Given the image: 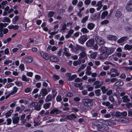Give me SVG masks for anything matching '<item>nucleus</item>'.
Masks as SVG:
<instances>
[{
    "mask_svg": "<svg viewBox=\"0 0 132 132\" xmlns=\"http://www.w3.org/2000/svg\"><path fill=\"white\" fill-rule=\"evenodd\" d=\"M52 95L50 94H49L47 95L45 100V101L48 102L51 101L52 98H54L56 96L57 92L54 90H53L52 91Z\"/></svg>",
    "mask_w": 132,
    "mask_h": 132,
    "instance_id": "obj_1",
    "label": "nucleus"
},
{
    "mask_svg": "<svg viewBox=\"0 0 132 132\" xmlns=\"http://www.w3.org/2000/svg\"><path fill=\"white\" fill-rule=\"evenodd\" d=\"M92 100L90 99H85L83 100L84 105L86 106L90 107L93 105Z\"/></svg>",
    "mask_w": 132,
    "mask_h": 132,
    "instance_id": "obj_2",
    "label": "nucleus"
},
{
    "mask_svg": "<svg viewBox=\"0 0 132 132\" xmlns=\"http://www.w3.org/2000/svg\"><path fill=\"white\" fill-rule=\"evenodd\" d=\"M79 55L80 56L79 58V60L81 61L82 63H84L85 62V59L87 57V55L85 52H82L80 53Z\"/></svg>",
    "mask_w": 132,
    "mask_h": 132,
    "instance_id": "obj_3",
    "label": "nucleus"
},
{
    "mask_svg": "<svg viewBox=\"0 0 132 132\" xmlns=\"http://www.w3.org/2000/svg\"><path fill=\"white\" fill-rule=\"evenodd\" d=\"M115 119L116 121L123 123H128L129 121L128 119L124 117H116Z\"/></svg>",
    "mask_w": 132,
    "mask_h": 132,
    "instance_id": "obj_4",
    "label": "nucleus"
},
{
    "mask_svg": "<svg viewBox=\"0 0 132 132\" xmlns=\"http://www.w3.org/2000/svg\"><path fill=\"white\" fill-rule=\"evenodd\" d=\"M87 39V38L86 35H84L80 36L78 39V41L81 44H83Z\"/></svg>",
    "mask_w": 132,
    "mask_h": 132,
    "instance_id": "obj_5",
    "label": "nucleus"
},
{
    "mask_svg": "<svg viewBox=\"0 0 132 132\" xmlns=\"http://www.w3.org/2000/svg\"><path fill=\"white\" fill-rule=\"evenodd\" d=\"M48 93L46 89L45 88L42 89L40 92L38 98H42L44 96H46Z\"/></svg>",
    "mask_w": 132,
    "mask_h": 132,
    "instance_id": "obj_6",
    "label": "nucleus"
},
{
    "mask_svg": "<svg viewBox=\"0 0 132 132\" xmlns=\"http://www.w3.org/2000/svg\"><path fill=\"white\" fill-rule=\"evenodd\" d=\"M102 123L107 126H112L115 125H116L115 122H111L108 120L103 121L102 122Z\"/></svg>",
    "mask_w": 132,
    "mask_h": 132,
    "instance_id": "obj_7",
    "label": "nucleus"
},
{
    "mask_svg": "<svg viewBox=\"0 0 132 132\" xmlns=\"http://www.w3.org/2000/svg\"><path fill=\"white\" fill-rule=\"evenodd\" d=\"M126 10L129 11H132V0L129 1L126 6Z\"/></svg>",
    "mask_w": 132,
    "mask_h": 132,
    "instance_id": "obj_8",
    "label": "nucleus"
},
{
    "mask_svg": "<svg viewBox=\"0 0 132 132\" xmlns=\"http://www.w3.org/2000/svg\"><path fill=\"white\" fill-rule=\"evenodd\" d=\"M95 40L100 45H103L104 43V39L100 36H96L95 37Z\"/></svg>",
    "mask_w": 132,
    "mask_h": 132,
    "instance_id": "obj_9",
    "label": "nucleus"
},
{
    "mask_svg": "<svg viewBox=\"0 0 132 132\" xmlns=\"http://www.w3.org/2000/svg\"><path fill=\"white\" fill-rule=\"evenodd\" d=\"M94 43V40L92 39H90L88 40L86 43V45L87 46L92 47H93Z\"/></svg>",
    "mask_w": 132,
    "mask_h": 132,
    "instance_id": "obj_10",
    "label": "nucleus"
},
{
    "mask_svg": "<svg viewBox=\"0 0 132 132\" xmlns=\"http://www.w3.org/2000/svg\"><path fill=\"white\" fill-rule=\"evenodd\" d=\"M31 106L34 107L35 110L39 111L40 109L41 108L39 106L37 102H33L31 103L30 104Z\"/></svg>",
    "mask_w": 132,
    "mask_h": 132,
    "instance_id": "obj_11",
    "label": "nucleus"
},
{
    "mask_svg": "<svg viewBox=\"0 0 132 132\" xmlns=\"http://www.w3.org/2000/svg\"><path fill=\"white\" fill-rule=\"evenodd\" d=\"M40 54L45 59L47 60L49 59V57L47 53L41 51L40 52Z\"/></svg>",
    "mask_w": 132,
    "mask_h": 132,
    "instance_id": "obj_12",
    "label": "nucleus"
},
{
    "mask_svg": "<svg viewBox=\"0 0 132 132\" xmlns=\"http://www.w3.org/2000/svg\"><path fill=\"white\" fill-rule=\"evenodd\" d=\"M103 84L102 81H96L93 83L94 85H95V88H99Z\"/></svg>",
    "mask_w": 132,
    "mask_h": 132,
    "instance_id": "obj_13",
    "label": "nucleus"
},
{
    "mask_svg": "<svg viewBox=\"0 0 132 132\" xmlns=\"http://www.w3.org/2000/svg\"><path fill=\"white\" fill-rule=\"evenodd\" d=\"M112 73H116L117 76H119V73L116 69L114 68H112L111 69L110 71L108 72L107 73V74L110 75Z\"/></svg>",
    "mask_w": 132,
    "mask_h": 132,
    "instance_id": "obj_14",
    "label": "nucleus"
},
{
    "mask_svg": "<svg viewBox=\"0 0 132 132\" xmlns=\"http://www.w3.org/2000/svg\"><path fill=\"white\" fill-rule=\"evenodd\" d=\"M128 39V38L127 36L123 37L117 40V42L119 43H121L126 41Z\"/></svg>",
    "mask_w": 132,
    "mask_h": 132,
    "instance_id": "obj_15",
    "label": "nucleus"
},
{
    "mask_svg": "<svg viewBox=\"0 0 132 132\" xmlns=\"http://www.w3.org/2000/svg\"><path fill=\"white\" fill-rule=\"evenodd\" d=\"M50 60L52 62H56L58 61V59L54 55H52L49 58Z\"/></svg>",
    "mask_w": 132,
    "mask_h": 132,
    "instance_id": "obj_16",
    "label": "nucleus"
},
{
    "mask_svg": "<svg viewBox=\"0 0 132 132\" xmlns=\"http://www.w3.org/2000/svg\"><path fill=\"white\" fill-rule=\"evenodd\" d=\"M66 118L69 120H74L77 118V117L74 114L72 113L70 115L67 116L66 117Z\"/></svg>",
    "mask_w": 132,
    "mask_h": 132,
    "instance_id": "obj_17",
    "label": "nucleus"
},
{
    "mask_svg": "<svg viewBox=\"0 0 132 132\" xmlns=\"http://www.w3.org/2000/svg\"><path fill=\"white\" fill-rule=\"evenodd\" d=\"M108 49L106 47H102L99 48V51L101 52L102 53H107Z\"/></svg>",
    "mask_w": 132,
    "mask_h": 132,
    "instance_id": "obj_18",
    "label": "nucleus"
},
{
    "mask_svg": "<svg viewBox=\"0 0 132 132\" xmlns=\"http://www.w3.org/2000/svg\"><path fill=\"white\" fill-rule=\"evenodd\" d=\"M7 28L10 29H13L14 30H17L18 29L19 26L18 25H13L12 24H11Z\"/></svg>",
    "mask_w": 132,
    "mask_h": 132,
    "instance_id": "obj_19",
    "label": "nucleus"
},
{
    "mask_svg": "<svg viewBox=\"0 0 132 132\" xmlns=\"http://www.w3.org/2000/svg\"><path fill=\"white\" fill-rule=\"evenodd\" d=\"M108 55L107 53H102L100 56L99 57V59H104L107 58Z\"/></svg>",
    "mask_w": 132,
    "mask_h": 132,
    "instance_id": "obj_20",
    "label": "nucleus"
},
{
    "mask_svg": "<svg viewBox=\"0 0 132 132\" xmlns=\"http://www.w3.org/2000/svg\"><path fill=\"white\" fill-rule=\"evenodd\" d=\"M22 80L23 81L27 82L28 83H30L31 81V80L30 79L27 78L25 75L22 76Z\"/></svg>",
    "mask_w": 132,
    "mask_h": 132,
    "instance_id": "obj_21",
    "label": "nucleus"
},
{
    "mask_svg": "<svg viewBox=\"0 0 132 132\" xmlns=\"http://www.w3.org/2000/svg\"><path fill=\"white\" fill-rule=\"evenodd\" d=\"M13 91L11 93H9L7 96H6V97H8L10 95H13L16 93L17 91L18 88L16 87H14L13 88Z\"/></svg>",
    "mask_w": 132,
    "mask_h": 132,
    "instance_id": "obj_22",
    "label": "nucleus"
},
{
    "mask_svg": "<svg viewBox=\"0 0 132 132\" xmlns=\"http://www.w3.org/2000/svg\"><path fill=\"white\" fill-rule=\"evenodd\" d=\"M107 38L108 39L110 40H116L117 38L116 36L111 35H108L107 36Z\"/></svg>",
    "mask_w": 132,
    "mask_h": 132,
    "instance_id": "obj_23",
    "label": "nucleus"
},
{
    "mask_svg": "<svg viewBox=\"0 0 132 132\" xmlns=\"http://www.w3.org/2000/svg\"><path fill=\"white\" fill-rule=\"evenodd\" d=\"M24 109V106L21 105V106H18L16 108V111L18 112H21Z\"/></svg>",
    "mask_w": 132,
    "mask_h": 132,
    "instance_id": "obj_24",
    "label": "nucleus"
},
{
    "mask_svg": "<svg viewBox=\"0 0 132 132\" xmlns=\"http://www.w3.org/2000/svg\"><path fill=\"white\" fill-rule=\"evenodd\" d=\"M61 111L58 110L57 109H55L52 110L50 112L51 114H57L60 113Z\"/></svg>",
    "mask_w": 132,
    "mask_h": 132,
    "instance_id": "obj_25",
    "label": "nucleus"
},
{
    "mask_svg": "<svg viewBox=\"0 0 132 132\" xmlns=\"http://www.w3.org/2000/svg\"><path fill=\"white\" fill-rule=\"evenodd\" d=\"M108 13V12L107 11L103 12L101 14V18L103 19H104L105 17L107 16Z\"/></svg>",
    "mask_w": 132,
    "mask_h": 132,
    "instance_id": "obj_26",
    "label": "nucleus"
},
{
    "mask_svg": "<svg viewBox=\"0 0 132 132\" xmlns=\"http://www.w3.org/2000/svg\"><path fill=\"white\" fill-rule=\"evenodd\" d=\"M19 117H15L12 118V122L14 124H17L19 120Z\"/></svg>",
    "mask_w": 132,
    "mask_h": 132,
    "instance_id": "obj_27",
    "label": "nucleus"
},
{
    "mask_svg": "<svg viewBox=\"0 0 132 132\" xmlns=\"http://www.w3.org/2000/svg\"><path fill=\"white\" fill-rule=\"evenodd\" d=\"M95 26V24L92 23H89L88 24L87 28L90 30L93 29Z\"/></svg>",
    "mask_w": 132,
    "mask_h": 132,
    "instance_id": "obj_28",
    "label": "nucleus"
},
{
    "mask_svg": "<svg viewBox=\"0 0 132 132\" xmlns=\"http://www.w3.org/2000/svg\"><path fill=\"white\" fill-rule=\"evenodd\" d=\"M33 60L32 57H28L25 58L24 61L27 63H30L32 62Z\"/></svg>",
    "mask_w": 132,
    "mask_h": 132,
    "instance_id": "obj_29",
    "label": "nucleus"
},
{
    "mask_svg": "<svg viewBox=\"0 0 132 132\" xmlns=\"http://www.w3.org/2000/svg\"><path fill=\"white\" fill-rule=\"evenodd\" d=\"M76 49L79 50L82 52H84L86 50V48L84 47H82L80 45H77L76 47Z\"/></svg>",
    "mask_w": 132,
    "mask_h": 132,
    "instance_id": "obj_30",
    "label": "nucleus"
},
{
    "mask_svg": "<svg viewBox=\"0 0 132 132\" xmlns=\"http://www.w3.org/2000/svg\"><path fill=\"white\" fill-rule=\"evenodd\" d=\"M92 123L96 126L99 127H101L102 125V123L98 121H94Z\"/></svg>",
    "mask_w": 132,
    "mask_h": 132,
    "instance_id": "obj_31",
    "label": "nucleus"
},
{
    "mask_svg": "<svg viewBox=\"0 0 132 132\" xmlns=\"http://www.w3.org/2000/svg\"><path fill=\"white\" fill-rule=\"evenodd\" d=\"M91 67L89 66H88L86 68V71L85 72L86 74L88 76H89L91 74Z\"/></svg>",
    "mask_w": 132,
    "mask_h": 132,
    "instance_id": "obj_32",
    "label": "nucleus"
},
{
    "mask_svg": "<svg viewBox=\"0 0 132 132\" xmlns=\"http://www.w3.org/2000/svg\"><path fill=\"white\" fill-rule=\"evenodd\" d=\"M66 24L65 23H63L62 24L60 30L61 31H64L67 29Z\"/></svg>",
    "mask_w": 132,
    "mask_h": 132,
    "instance_id": "obj_33",
    "label": "nucleus"
},
{
    "mask_svg": "<svg viewBox=\"0 0 132 132\" xmlns=\"http://www.w3.org/2000/svg\"><path fill=\"white\" fill-rule=\"evenodd\" d=\"M68 49L66 48H64V51L63 53L67 56H69L70 55V53H69L68 51Z\"/></svg>",
    "mask_w": 132,
    "mask_h": 132,
    "instance_id": "obj_34",
    "label": "nucleus"
},
{
    "mask_svg": "<svg viewBox=\"0 0 132 132\" xmlns=\"http://www.w3.org/2000/svg\"><path fill=\"white\" fill-rule=\"evenodd\" d=\"M123 84V82L122 81H118L115 83L114 85L116 86H120L122 85Z\"/></svg>",
    "mask_w": 132,
    "mask_h": 132,
    "instance_id": "obj_35",
    "label": "nucleus"
},
{
    "mask_svg": "<svg viewBox=\"0 0 132 132\" xmlns=\"http://www.w3.org/2000/svg\"><path fill=\"white\" fill-rule=\"evenodd\" d=\"M19 18L18 16H16L13 18L12 20V22L13 24L16 23L17 21L18 20Z\"/></svg>",
    "mask_w": 132,
    "mask_h": 132,
    "instance_id": "obj_36",
    "label": "nucleus"
},
{
    "mask_svg": "<svg viewBox=\"0 0 132 132\" xmlns=\"http://www.w3.org/2000/svg\"><path fill=\"white\" fill-rule=\"evenodd\" d=\"M132 48V45L127 44L125 45L124 49L126 50H129Z\"/></svg>",
    "mask_w": 132,
    "mask_h": 132,
    "instance_id": "obj_37",
    "label": "nucleus"
},
{
    "mask_svg": "<svg viewBox=\"0 0 132 132\" xmlns=\"http://www.w3.org/2000/svg\"><path fill=\"white\" fill-rule=\"evenodd\" d=\"M122 99L124 102H127L129 101V98H128V96L127 95L123 96L122 97Z\"/></svg>",
    "mask_w": 132,
    "mask_h": 132,
    "instance_id": "obj_38",
    "label": "nucleus"
},
{
    "mask_svg": "<svg viewBox=\"0 0 132 132\" xmlns=\"http://www.w3.org/2000/svg\"><path fill=\"white\" fill-rule=\"evenodd\" d=\"M109 22V21L107 20H105L101 21V24L102 25H105L108 24Z\"/></svg>",
    "mask_w": 132,
    "mask_h": 132,
    "instance_id": "obj_39",
    "label": "nucleus"
},
{
    "mask_svg": "<svg viewBox=\"0 0 132 132\" xmlns=\"http://www.w3.org/2000/svg\"><path fill=\"white\" fill-rule=\"evenodd\" d=\"M101 89L103 94L105 93L108 89V88H106V87L104 86H102L101 88Z\"/></svg>",
    "mask_w": 132,
    "mask_h": 132,
    "instance_id": "obj_40",
    "label": "nucleus"
},
{
    "mask_svg": "<svg viewBox=\"0 0 132 132\" xmlns=\"http://www.w3.org/2000/svg\"><path fill=\"white\" fill-rule=\"evenodd\" d=\"M81 31L83 34L88 33L89 31L88 30L85 28H82L81 30Z\"/></svg>",
    "mask_w": 132,
    "mask_h": 132,
    "instance_id": "obj_41",
    "label": "nucleus"
},
{
    "mask_svg": "<svg viewBox=\"0 0 132 132\" xmlns=\"http://www.w3.org/2000/svg\"><path fill=\"white\" fill-rule=\"evenodd\" d=\"M51 105L50 103H46L43 105V107L44 109H47L49 108Z\"/></svg>",
    "mask_w": 132,
    "mask_h": 132,
    "instance_id": "obj_42",
    "label": "nucleus"
},
{
    "mask_svg": "<svg viewBox=\"0 0 132 132\" xmlns=\"http://www.w3.org/2000/svg\"><path fill=\"white\" fill-rule=\"evenodd\" d=\"M97 52H94L90 55V57L92 58H95L97 54Z\"/></svg>",
    "mask_w": 132,
    "mask_h": 132,
    "instance_id": "obj_43",
    "label": "nucleus"
},
{
    "mask_svg": "<svg viewBox=\"0 0 132 132\" xmlns=\"http://www.w3.org/2000/svg\"><path fill=\"white\" fill-rule=\"evenodd\" d=\"M77 77V75H73L72 76H69L68 78V80L70 81L73 80Z\"/></svg>",
    "mask_w": 132,
    "mask_h": 132,
    "instance_id": "obj_44",
    "label": "nucleus"
},
{
    "mask_svg": "<svg viewBox=\"0 0 132 132\" xmlns=\"http://www.w3.org/2000/svg\"><path fill=\"white\" fill-rule=\"evenodd\" d=\"M2 21L3 22H10L11 21L8 18L4 17L3 18V20Z\"/></svg>",
    "mask_w": 132,
    "mask_h": 132,
    "instance_id": "obj_45",
    "label": "nucleus"
},
{
    "mask_svg": "<svg viewBox=\"0 0 132 132\" xmlns=\"http://www.w3.org/2000/svg\"><path fill=\"white\" fill-rule=\"evenodd\" d=\"M86 88L87 89L88 91H90L92 90L93 88V87L91 86L90 85H87L86 86Z\"/></svg>",
    "mask_w": 132,
    "mask_h": 132,
    "instance_id": "obj_46",
    "label": "nucleus"
},
{
    "mask_svg": "<svg viewBox=\"0 0 132 132\" xmlns=\"http://www.w3.org/2000/svg\"><path fill=\"white\" fill-rule=\"evenodd\" d=\"M89 18V16L87 15L83 18L81 21L82 23H84L88 20Z\"/></svg>",
    "mask_w": 132,
    "mask_h": 132,
    "instance_id": "obj_47",
    "label": "nucleus"
},
{
    "mask_svg": "<svg viewBox=\"0 0 132 132\" xmlns=\"http://www.w3.org/2000/svg\"><path fill=\"white\" fill-rule=\"evenodd\" d=\"M13 112V110H11L9 111L5 114V116L6 117H8L11 115V113Z\"/></svg>",
    "mask_w": 132,
    "mask_h": 132,
    "instance_id": "obj_48",
    "label": "nucleus"
},
{
    "mask_svg": "<svg viewBox=\"0 0 132 132\" xmlns=\"http://www.w3.org/2000/svg\"><path fill=\"white\" fill-rule=\"evenodd\" d=\"M81 62H82L79 60V61H74L73 64L74 66H76L80 64Z\"/></svg>",
    "mask_w": 132,
    "mask_h": 132,
    "instance_id": "obj_49",
    "label": "nucleus"
},
{
    "mask_svg": "<svg viewBox=\"0 0 132 132\" xmlns=\"http://www.w3.org/2000/svg\"><path fill=\"white\" fill-rule=\"evenodd\" d=\"M13 84V83H7L5 85L4 87L5 88H9L11 87Z\"/></svg>",
    "mask_w": 132,
    "mask_h": 132,
    "instance_id": "obj_50",
    "label": "nucleus"
},
{
    "mask_svg": "<svg viewBox=\"0 0 132 132\" xmlns=\"http://www.w3.org/2000/svg\"><path fill=\"white\" fill-rule=\"evenodd\" d=\"M55 13V12L52 11H50L48 12V16L49 17H51L53 16Z\"/></svg>",
    "mask_w": 132,
    "mask_h": 132,
    "instance_id": "obj_51",
    "label": "nucleus"
},
{
    "mask_svg": "<svg viewBox=\"0 0 132 132\" xmlns=\"http://www.w3.org/2000/svg\"><path fill=\"white\" fill-rule=\"evenodd\" d=\"M101 90L100 89H97L95 91V93L96 94V96H99L100 95V92Z\"/></svg>",
    "mask_w": 132,
    "mask_h": 132,
    "instance_id": "obj_52",
    "label": "nucleus"
},
{
    "mask_svg": "<svg viewBox=\"0 0 132 132\" xmlns=\"http://www.w3.org/2000/svg\"><path fill=\"white\" fill-rule=\"evenodd\" d=\"M7 82V79L6 78H4L3 79L0 78V83H2L3 84H5Z\"/></svg>",
    "mask_w": 132,
    "mask_h": 132,
    "instance_id": "obj_53",
    "label": "nucleus"
},
{
    "mask_svg": "<svg viewBox=\"0 0 132 132\" xmlns=\"http://www.w3.org/2000/svg\"><path fill=\"white\" fill-rule=\"evenodd\" d=\"M19 68L21 71L24 70V65L23 64H21L20 65Z\"/></svg>",
    "mask_w": 132,
    "mask_h": 132,
    "instance_id": "obj_54",
    "label": "nucleus"
},
{
    "mask_svg": "<svg viewBox=\"0 0 132 132\" xmlns=\"http://www.w3.org/2000/svg\"><path fill=\"white\" fill-rule=\"evenodd\" d=\"M32 90L31 87H28L25 90V92L26 93H29Z\"/></svg>",
    "mask_w": 132,
    "mask_h": 132,
    "instance_id": "obj_55",
    "label": "nucleus"
},
{
    "mask_svg": "<svg viewBox=\"0 0 132 132\" xmlns=\"http://www.w3.org/2000/svg\"><path fill=\"white\" fill-rule=\"evenodd\" d=\"M121 15V13L120 12L118 11H116L115 15L117 17H120Z\"/></svg>",
    "mask_w": 132,
    "mask_h": 132,
    "instance_id": "obj_56",
    "label": "nucleus"
},
{
    "mask_svg": "<svg viewBox=\"0 0 132 132\" xmlns=\"http://www.w3.org/2000/svg\"><path fill=\"white\" fill-rule=\"evenodd\" d=\"M102 1H98L96 4V6H101L102 7Z\"/></svg>",
    "mask_w": 132,
    "mask_h": 132,
    "instance_id": "obj_57",
    "label": "nucleus"
},
{
    "mask_svg": "<svg viewBox=\"0 0 132 132\" xmlns=\"http://www.w3.org/2000/svg\"><path fill=\"white\" fill-rule=\"evenodd\" d=\"M110 104V103L108 102L107 101L106 102H103L102 103V104L104 105H105L106 106H109Z\"/></svg>",
    "mask_w": 132,
    "mask_h": 132,
    "instance_id": "obj_58",
    "label": "nucleus"
},
{
    "mask_svg": "<svg viewBox=\"0 0 132 132\" xmlns=\"http://www.w3.org/2000/svg\"><path fill=\"white\" fill-rule=\"evenodd\" d=\"M4 53L5 54L8 55L10 54L8 48L5 49L4 50Z\"/></svg>",
    "mask_w": 132,
    "mask_h": 132,
    "instance_id": "obj_59",
    "label": "nucleus"
},
{
    "mask_svg": "<svg viewBox=\"0 0 132 132\" xmlns=\"http://www.w3.org/2000/svg\"><path fill=\"white\" fill-rule=\"evenodd\" d=\"M115 115L116 117H120L122 116V113L119 112H117L115 114Z\"/></svg>",
    "mask_w": 132,
    "mask_h": 132,
    "instance_id": "obj_60",
    "label": "nucleus"
},
{
    "mask_svg": "<svg viewBox=\"0 0 132 132\" xmlns=\"http://www.w3.org/2000/svg\"><path fill=\"white\" fill-rule=\"evenodd\" d=\"M12 62V61L11 60H7L4 61V64L5 65L8 64L9 63H11Z\"/></svg>",
    "mask_w": 132,
    "mask_h": 132,
    "instance_id": "obj_61",
    "label": "nucleus"
},
{
    "mask_svg": "<svg viewBox=\"0 0 132 132\" xmlns=\"http://www.w3.org/2000/svg\"><path fill=\"white\" fill-rule=\"evenodd\" d=\"M124 69L126 70L131 71L132 70V66L128 67H124Z\"/></svg>",
    "mask_w": 132,
    "mask_h": 132,
    "instance_id": "obj_62",
    "label": "nucleus"
},
{
    "mask_svg": "<svg viewBox=\"0 0 132 132\" xmlns=\"http://www.w3.org/2000/svg\"><path fill=\"white\" fill-rule=\"evenodd\" d=\"M56 100L57 102H60L62 100L61 97V96L58 95L57 96L56 98Z\"/></svg>",
    "mask_w": 132,
    "mask_h": 132,
    "instance_id": "obj_63",
    "label": "nucleus"
},
{
    "mask_svg": "<svg viewBox=\"0 0 132 132\" xmlns=\"http://www.w3.org/2000/svg\"><path fill=\"white\" fill-rule=\"evenodd\" d=\"M111 116V114L110 113L106 114L104 115V117L105 118H109Z\"/></svg>",
    "mask_w": 132,
    "mask_h": 132,
    "instance_id": "obj_64",
    "label": "nucleus"
}]
</instances>
